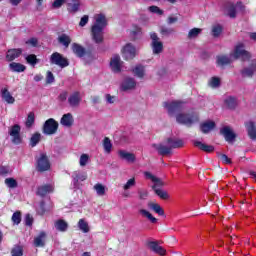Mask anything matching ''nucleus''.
Masks as SVG:
<instances>
[{
  "label": "nucleus",
  "mask_w": 256,
  "mask_h": 256,
  "mask_svg": "<svg viewBox=\"0 0 256 256\" xmlns=\"http://www.w3.org/2000/svg\"><path fill=\"white\" fill-rule=\"evenodd\" d=\"M185 103L183 101H172V102H164L163 107L167 109L168 114L170 116L176 115V121L179 125H186V127H193L195 123H199V113L196 111H189L187 113H183L182 111L185 109Z\"/></svg>",
  "instance_id": "nucleus-1"
},
{
  "label": "nucleus",
  "mask_w": 256,
  "mask_h": 256,
  "mask_svg": "<svg viewBox=\"0 0 256 256\" xmlns=\"http://www.w3.org/2000/svg\"><path fill=\"white\" fill-rule=\"evenodd\" d=\"M166 143L169 146H165L164 144H152V147L156 149L158 155H161V157L171 155L173 149H181L184 145L183 140L173 138H167Z\"/></svg>",
  "instance_id": "nucleus-2"
},
{
  "label": "nucleus",
  "mask_w": 256,
  "mask_h": 256,
  "mask_svg": "<svg viewBox=\"0 0 256 256\" xmlns=\"http://www.w3.org/2000/svg\"><path fill=\"white\" fill-rule=\"evenodd\" d=\"M107 25V18L103 14L96 17L95 24L91 27L92 39L95 43H103V29Z\"/></svg>",
  "instance_id": "nucleus-3"
},
{
  "label": "nucleus",
  "mask_w": 256,
  "mask_h": 256,
  "mask_svg": "<svg viewBox=\"0 0 256 256\" xmlns=\"http://www.w3.org/2000/svg\"><path fill=\"white\" fill-rule=\"evenodd\" d=\"M233 57L245 63V61H251L252 55L251 52L245 50V44L238 43L234 48Z\"/></svg>",
  "instance_id": "nucleus-4"
},
{
  "label": "nucleus",
  "mask_w": 256,
  "mask_h": 256,
  "mask_svg": "<svg viewBox=\"0 0 256 256\" xmlns=\"http://www.w3.org/2000/svg\"><path fill=\"white\" fill-rule=\"evenodd\" d=\"M161 243L163 241H157V240H148L145 243V246L147 249L152 251V253H155L156 255L165 256L167 255V250L161 246Z\"/></svg>",
  "instance_id": "nucleus-5"
},
{
  "label": "nucleus",
  "mask_w": 256,
  "mask_h": 256,
  "mask_svg": "<svg viewBox=\"0 0 256 256\" xmlns=\"http://www.w3.org/2000/svg\"><path fill=\"white\" fill-rule=\"evenodd\" d=\"M36 169L39 173H45L51 169V162L49 157L45 153H41L38 158H36Z\"/></svg>",
  "instance_id": "nucleus-6"
},
{
  "label": "nucleus",
  "mask_w": 256,
  "mask_h": 256,
  "mask_svg": "<svg viewBox=\"0 0 256 256\" xmlns=\"http://www.w3.org/2000/svg\"><path fill=\"white\" fill-rule=\"evenodd\" d=\"M72 53L76 55L79 59H83V57H91L93 55V48L89 47L86 49L81 44L73 43L72 44Z\"/></svg>",
  "instance_id": "nucleus-7"
},
{
  "label": "nucleus",
  "mask_w": 256,
  "mask_h": 256,
  "mask_svg": "<svg viewBox=\"0 0 256 256\" xmlns=\"http://www.w3.org/2000/svg\"><path fill=\"white\" fill-rule=\"evenodd\" d=\"M58 129H59V122H57L53 118H49L43 124L42 133L44 135H55Z\"/></svg>",
  "instance_id": "nucleus-8"
},
{
  "label": "nucleus",
  "mask_w": 256,
  "mask_h": 256,
  "mask_svg": "<svg viewBox=\"0 0 256 256\" xmlns=\"http://www.w3.org/2000/svg\"><path fill=\"white\" fill-rule=\"evenodd\" d=\"M51 65H57L61 69H65V67H69V59L62 56L59 52H54L50 56Z\"/></svg>",
  "instance_id": "nucleus-9"
},
{
  "label": "nucleus",
  "mask_w": 256,
  "mask_h": 256,
  "mask_svg": "<svg viewBox=\"0 0 256 256\" xmlns=\"http://www.w3.org/2000/svg\"><path fill=\"white\" fill-rule=\"evenodd\" d=\"M151 42V48L154 55H160V53H163V42L160 41L159 36L157 33L152 32L150 34Z\"/></svg>",
  "instance_id": "nucleus-10"
},
{
  "label": "nucleus",
  "mask_w": 256,
  "mask_h": 256,
  "mask_svg": "<svg viewBox=\"0 0 256 256\" xmlns=\"http://www.w3.org/2000/svg\"><path fill=\"white\" fill-rule=\"evenodd\" d=\"M8 133L12 137L14 145H21L23 139L21 138V126L19 124L11 126Z\"/></svg>",
  "instance_id": "nucleus-11"
},
{
  "label": "nucleus",
  "mask_w": 256,
  "mask_h": 256,
  "mask_svg": "<svg viewBox=\"0 0 256 256\" xmlns=\"http://www.w3.org/2000/svg\"><path fill=\"white\" fill-rule=\"evenodd\" d=\"M137 55V50L135 49V46H133L131 43L126 44L122 49V57L125 59V61H131L135 59V56Z\"/></svg>",
  "instance_id": "nucleus-12"
},
{
  "label": "nucleus",
  "mask_w": 256,
  "mask_h": 256,
  "mask_svg": "<svg viewBox=\"0 0 256 256\" xmlns=\"http://www.w3.org/2000/svg\"><path fill=\"white\" fill-rule=\"evenodd\" d=\"M220 134L223 135L227 143H233V141L237 139V134H235V132H233V130H231V127L229 126H224L223 128H221Z\"/></svg>",
  "instance_id": "nucleus-13"
},
{
  "label": "nucleus",
  "mask_w": 256,
  "mask_h": 256,
  "mask_svg": "<svg viewBox=\"0 0 256 256\" xmlns=\"http://www.w3.org/2000/svg\"><path fill=\"white\" fill-rule=\"evenodd\" d=\"M81 101H83V98L81 97V92L74 91L72 92L68 97V104L70 107H79L81 105Z\"/></svg>",
  "instance_id": "nucleus-14"
},
{
  "label": "nucleus",
  "mask_w": 256,
  "mask_h": 256,
  "mask_svg": "<svg viewBox=\"0 0 256 256\" xmlns=\"http://www.w3.org/2000/svg\"><path fill=\"white\" fill-rule=\"evenodd\" d=\"M256 72V60H252L248 67L243 68L240 73L242 77L249 78L253 77Z\"/></svg>",
  "instance_id": "nucleus-15"
},
{
  "label": "nucleus",
  "mask_w": 256,
  "mask_h": 256,
  "mask_svg": "<svg viewBox=\"0 0 256 256\" xmlns=\"http://www.w3.org/2000/svg\"><path fill=\"white\" fill-rule=\"evenodd\" d=\"M66 7L68 13H78L81 9V0H66Z\"/></svg>",
  "instance_id": "nucleus-16"
},
{
  "label": "nucleus",
  "mask_w": 256,
  "mask_h": 256,
  "mask_svg": "<svg viewBox=\"0 0 256 256\" xmlns=\"http://www.w3.org/2000/svg\"><path fill=\"white\" fill-rule=\"evenodd\" d=\"M144 175L146 179H150L154 185L152 187H155V189H159L158 187H164L165 182L161 180V178H158L157 176L153 175L151 172H144Z\"/></svg>",
  "instance_id": "nucleus-17"
},
{
  "label": "nucleus",
  "mask_w": 256,
  "mask_h": 256,
  "mask_svg": "<svg viewBox=\"0 0 256 256\" xmlns=\"http://www.w3.org/2000/svg\"><path fill=\"white\" fill-rule=\"evenodd\" d=\"M23 53V49L21 48H14L9 49L6 53V61H15V59H18V57H21V54Z\"/></svg>",
  "instance_id": "nucleus-18"
},
{
  "label": "nucleus",
  "mask_w": 256,
  "mask_h": 256,
  "mask_svg": "<svg viewBox=\"0 0 256 256\" xmlns=\"http://www.w3.org/2000/svg\"><path fill=\"white\" fill-rule=\"evenodd\" d=\"M110 67L113 73H121V57L119 55H115L111 58Z\"/></svg>",
  "instance_id": "nucleus-19"
},
{
  "label": "nucleus",
  "mask_w": 256,
  "mask_h": 256,
  "mask_svg": "<svg viewBox=\"0 0 256 256\" xmlns=\"http://www.w3.org/2000/svg\"><path fill=\"white\" fill-rule=\"evenodd\" d=\"M118 155L120 159H122L123 161H127V163H133L137 159V157L133 153L127 152L125 150H119Z\"/></svg>",
  "instance_id": "nucleus-20"
},
{
  "label": "nucleus",
  "mask_w": 256,
  "mask_h": 256,
  "mask_svg": "<svg viewBox=\"0 0 256 256\" xmlns=\"http://www.w3.org/2000/svg\"><path fill=\"white\" fill-rule=\"evenodd\" d=\"M47 193H53V186L50 184H45L42 186H39L36 191V195L38 197H45Z\"/></svg>",
  "instance_id": "nucleus-21"
},
{
  "label": "nucleus",
  "mask_w": 256,
  "mask_h": 256,
  "mask_svg": "<svg viewBox=\"0 0 256 256\" xmlns=\"http://www.w3.org/2000/svg\"><path fill=\"white\" fill-rule=\"evenodd\" d=\"M194 147H198V149H200V151H204V153H213V151H215V146L205 144L201 141H195Z\"/></svg>",
  "instance_id": "nucleus-22"
},
{
  "label": "nucleus",
  "mask_w": 256,
  "mask_h": 256,
  "mask_svg": "<svg viewBox=\"0 0 256 256\" xmlns=\"http://www.w3.org/2000/svg\"><path fill=\"white\" fill-rule=\"evenodd\" d=\"M137 87V82L134 78H127L121 85V89L123 91H131V89H135Z\"/></svg>",
  "instance_id": "nucleus-23"
},
{
  "label": "nucleus",
  "mask_w": 256,
  "mask_h": 256,
  "mask_svg": "<svg viewBox=\"0 0 256 256\" xmlns=\"http://www.w3.org/2000/svg\"><path fill=\"white\" fill-rule=\"evenodd\" d=\"M74 121L73 114L67 113L62 116L60 123L63 127H73Z\"/></svg>",
  "instance_id": "nucleus-24"
},
{
  "label": "nucleus",
  "mask_w": 256,
  "mask_h": 256,
  "mask_svg": "<svg viewBox=\"0 0 256 256\" xmlns=\"http://www.w3.org/2000/svg\"><path fill=\"white\" fill-rule=\"evenodd\" d=\"M216 65L222 68L227 65H231V58H229L227 55H218L216 57Z\"/></svg>",
  "instance_id": "nucleus-25"
},
{
  "label": "nucleus",
  "mask_w": 256,
  "mask_h": 256,
  "mask_svg": "<svg viewBox=\"0 0 256 256\" xmlns=\"http://www.w3.org/2000/svg\"><path fill=\"white\" fill-rule=\"evenodd\" d=\"M47 238V233L45 231H41L35 238H34V245L36 247H45V239Z\"/></svg>",
  "instance_id": "nucleus-26"
},
{
  "label": "nucleus",
  "mask_w": 256,
  "mask_h": 256,
  "mask_svg": "<svg viewBox=\"0 0 256 256\" xmlns=\"http://www.w3.org/2000/svg\"><path fill=\"white\" fill-rule=\"evenodd\" d=\"M245 127L248 131V136L250 137V139L255 140L256 139V126H255V122L253 121H249V122H245Z\"/></svg>",
  "instance_id": "nucleus-27"
},
{
  "label": "nucleus",
  "mask_w": 256,
  "mask_h": 256,
  "mask_svg": "<svg viewBox=\"0 0 256 256\" xmlns=\"http://www.w3.org/2000/svg\"><path fill=\"white\" fill-rule=\"evenodd\" d=\"M215 127V121H206L200 124V131L204 134H207L209 131H212V129H215Z\"/></svg>",
  "instance_id": "nucleus-28"
},
{
  "label": "nucleus",
  "mask_w": 256,
  "mask_h": 256,
  "mask_svg": "<svg viewBox=\"0 0 256 256\" xmlns=\"http://www.w3.org/2000/svg\"><path fill=\"white\" fill-rule=\"evenodd\" d=\"M2 93V99L6 101L9 105H13L15 103V98L11 95V92H9V89L4 88L1 90Z\"/></svg>",
  "instance_id": "nucleus-29"
},
{
  "label": "nucleus",
  "mask_w": 256,
  "mask_h": 256,
  "mask_svg": "<svg viewBox=\"0 0 256 256\" xmlns=\"http://www.w3.org/2000/svg\"><path fill=\"white\" fill-rule=\"evenodd\" d=\"M148 207H149V209H151L152 211H154V213H157V215H160V217H164V215H165V210H163V208L161 207V205H159V204H157V203L149 202V203H148Z\"/></svg>",
  "instance_id": "nucleus-30"
},
{
  "label": "nucleus",
  "mask_w": 256,
  "mask_h": 256,
  "mask_svg": "<svg viewBox=\"0 0 256 256\" xmlns=\"http://www.w3.org/2000/svg\"><path fill=\"white\" fill-rule=\"evenodd\" d=\"M54 225L57 231H61L62 233H65L69 229V224L63 219L57 220Z\"/></svg>",
  "instance_id": "nucleus-31"
},
{
  "label": "nucleus",
  "mask_w": 256,
  "mask_h": 256,
  "mask_svg": "<svg viewBox=\"0 0 256 256\" xmlns=\"http://www.w3.org/2000/svg\"><path fill=\"white\" fill-rule=\"evenodd\" d=\"M9 67H10L11 71H13L14 73H23V71H25V69H27V67H25V65H23L21 63H17V62L10 63Z\"/></svg>",
  "instance_id": "nucleus-32"
},
{
  "label": "nucleus",
  "mask_w": 256,
  "mask_h": 256,
  "mask_svg": "<svg viewBox=\"0 0 256 256\" xmlns=\"http://www.w3.org/2000/svg\"><path fill=\"white\" fill-rule=\"evenodd\" d=\"M72 179L75 183H79V181H86L87 180V173L75 171L72 174Z\"/></svg>",
  "instance_id": "nucleus-33"
},
{
  "label": "nucleus",
  "mask_w": 256,
  "mask_h": 256,
  "mask_svg": "<svg viewBox=\"0 0 256 256\" xmlns=\"http://www.w3.org/2000/svg\"><path fill=\"white\" fill-rule=\"evenodd\" d=\"M58 42L60 43V45H63L64 47H69V45H71V37L67 34H61L58 37Z\"/></svg>",
  "instance_id": "nucleus-34"
},
{
  "label": "nucleus",
  "mask_w": 256,
  "mask_h": 256,
  "mask_svg": "<svg viewBox=\"0 0 256 256\" xmlns=\"http://www.w3.org/2000/svg\"><path fill=\"white\" fill-rule=\"evenodd\" d=\"M152 190L163 201H167V199H169V193H167V191L163 189H155V186H152Z\"/></svg>",
  "instance_id": "nucleus-35"
},
{
  "label": "nucleus",
  "mask_w": 256,
  "mask_h": 256,
  "mask_svg": "<svg viewBox=\"0 0 256 256\" xmlns=\"http://www.w3.org/2000/svg\"><path fill=\"white\" fill-rule=\"evenodd\" d=\"M140 215L142 217H146V219H149V221L153 224L157 223V218L151 214V212L147 211L146 209H140L139 210Z\"/></svg>",
  "instance_id": "nucleus-36"
},
{
  "label": "nucleus",
  "mask_w": 256,
  "mask_h": 256,
  "mask_svg": "<svg viewBox=\"0 0 256 256\" xmlns=\"http://www.w3.org/2000/svg\"><path fill=\"white\" fill-rule=\"evenodd\" d=\"M133 73L136 77H139V79H143V77H145V67H143V65H137L133 69Z\"/></svg>",
  "instance_id": "nucleus-37"
},
{
  "label": "nucleus",
  "mask_w": 256,
  "mask_h": 256,
  "mask_svg": "<svg viewBox=\"0 0 256 256\" xmlns=\"http://www.w3.org/2000/svg\"><path fill=\"white\" fill-rule=\"evenodd\" d=\"M33 125H35V113L29 112L26 122H25V126L27 127V129H31V127H33Z\"/></svg>",
  "instance_id": "nucleus-38"
},
{
  "label": "nucleus",
  "mask_w": 256,
  "mask_h": 256,
  "mask_svg": "<svg viewBox=\"0 0 256 256\" xmlns=\"http://www.w3.org/2000/svg\"><path fill=\"white\" fill-rule=\"evenodd\" d=\"M41 141V133L36 132L30 138V147H37V144Z\"/></svg>",
  "instance_id": "nucleus-39"
},
{
  "label": "nucleus",
  "mask_w": 256,
  "mask_h": 256,
  "mask_svg": "<svg viewBox=\"0 0 256 256\" xmlns=\"http://www.w3.org/2000/svg\"><path fill=\"white\" fill-rule=\"evenodd\" d=\"M103 147H104L105 153L109 155V153H111V150L113 149V143H111V139H109V137L104 138Z\"/></svg>",
  "instance_id": "nucleus-40"
},
{
  "label": "nucleus",
  "mask_w": 256,
  "mask_h": 256,
  "mask_svg": "<svg viewBox=\"0 0 256 256\" xmlns=\"http://www.w3.org/2000/svg\"><path fill=\"white\" fill-rule=\"evenodd\" d=\"M224 103L228 107V109H235V107H237V99L233 96L225 99Z\"/></svg>",
  "instance_id": "nucleus-41"
},
{
  "label": "nucleus",
  "mask_w": 256,
  "mask_h": 256,
  "mask_svg": "<svg viewBox=\"0 0 256 256\" xmlns=\"http://www.w3.org/2000/svg\"><path fill=\"white\" fill-rule=\"evenodd\" d=\"M93 188H94V191H96L97 195H99V197H103V195H105L107 191L105 186L101 183L95 184Z\"/></svg>",
  "instance_id": "nucleus-42"
},
{
  "label": "nucleus",
  "mask_w": 256,
  "mask_h": 256,
  "mask_svg": "<svg viewBox=\"0 0 256 256\" xmlns=\"http://www.w3.org/2000/svg\"><path fill=\"white\" fill-rule=\"evenodd\" d=\"M78 228L80 229V231H82V233H89V223H87V221H85V219H80L78 221Z\"/></svg>",
  "instance_id": "nucleus-43"
},
{
  "label": "nucleus",
  "mask_w": 256,
  "mask_h": 256,
  "mask_svg": "<svg viewBox=\"0 0 256 256\" xmlns=\"http://www.w3.org/2000/svg\"><path fill=\"white\" fill-rule=\"evenodd\" d=\"M26 63H28V65H31L32 67H35V65L39 63V59L37 58V55L29 54L28 56H26Z\"/></svg>",
  "instance_id": "nucleus-44"
},
{
  "label": "nucleus",
  "mask_w": 256,
  "mask_h": 256,
  "mask_svg": "<svg viewBox=\"0 0 256 256\" xmlns=\"http://www.w3.org/2000/svg\"><path fill=\"white\" fill-rule=\"evenodd\" d=\"M4 183L9 187V189H17V187H19V183L15 178H6Z\"/></svg>",
  "instance_id": "nucleus-45"
},
{
  "label": "nucleus",
  "mask_w": 256,
  "mask_h": 256,
  "mask_svg": "<svg viewBox=\"0 0 256 256\" xmlns=\"http://www.w3.org/2000/svg\"><path fill=\"white\" fill-rule=\"evenodd\" d=\"M173 33H175V29L173 28H167V27L160 28V35H162V37H169V35H173Z\"/></svg>",
  "instance_id": "nucleus-46"
},
{
  "label": "nucleus",
  "mask_w": 256,
  "mask_h": 256,
  "mask_svg": "<svg viewBox=\"0 0 256 256\" xmlns=\"http://www.w3.org/2000/svg\"><path fill=\"white\" fill-rule=\"evenodd\" d=\"M217 157L222 161V163H224V165H231V163H233V161H231V158L227 157V154H221L217 152Z\"/></svg>",
  "instance_id": "nucleus-47"
},
{
  "label": "nucleus",
  "mask_w": 256,
  "mask_h": 256,
  "mask_svg": "<svg viewBox=\"0 0 256 256\" xmlns=\"http://www.w3.org/2000/svg\"><path fill=\"white\" fill-rule=\"evenodd\" d=\"M210 87H213L214 89H217V87H221V78L219 77H212L209 82Z\"/></svg>",
  "instance_id": "nucleus-48"
},
{
  "label": "nucleus",
  "mask_w": 256,
  "mask_h": 256,
  "mask_svg": "<svg viewBox=\"0 0 256 256\" xmlns=\"http://www.w3.org/2000/svg\"><path fill=\"white\" fill-rule=\"evenodd\" d=\"M221 33H223V26L217 24V25L212 27L213 37H219V35H221Z\"/></svg>",
  "instance_id": "nucleus-49"
},
{
  "label": "nucleus",
  "mask_w": 256,
  "mask_h": 256,
  "mask_svg": "<svg viewBox=\"0 0 256 256\" xmlns=\"http://www.w3.org/2000/svg\"><path fill=\"white\" fill-rule=\"evenodd\" d=\"M12 223L14 225H19L21 223V211H16L12 215Z\"/></svg>",
  "instance_id": "nucleus-50"
},
{
  "label": "nucleus",
  "mask_w": 256,
  "mask_h": 256,
  "mask_svg": "<svg viewBox=\"0 0 256 256\" xmlns=\"http://www.w3.org/2000/svg\"><path fill=\"white\" fill-rule=\"evenodd\" d=\"M228 16H230L231 19H235V17H237V8L234 6V4H231L228 7Z\"/></svg>",
  "instance_id": "nucleus-51"
},
{
  "label": "nucleus",
  "mask_w": 256,
  "mask_h": 256,
  "mask_svg": "<svg viewBox=\"0 0 256 256\" xmlns=\"http://www.w3.org/2000/svg\"><path fill=\"white\" fill-rule=\"evenodd\" d=\"M201 28H193L188 33V39H195L201 33Z\"/></svg>",
  "instance_id": "nucleus-52"
},
{
  "label": "nucleus",
  "mask_w": 256,
  "mask_h": 256,
  "mask_svg": "<svg viewBox=\"0 0 256 256\" xmlns=\"http://www.w3.org/2000/svg\"><path fill=\"white\" fill-rule=\"evenodd\" d=\"M136 183L135 178H130L123 186L124 191H129L131 187H135Z\"/></svg>",
  "instance_id": "nucleus-53"
},
{
  "label": "nucleus",
  "mask_w": 256,
  "mask_h": 256,
  "mask_svg": "<svg viewBox=\"0 0 256 256\" xmlns=\"http://www.w3.org/2000/svg\"><path fill=\"white\" fill-rule=\"evenodd\" d=\"M11 255L12 256H23V247L21 246H15L11 250Z\"/></svg>",
  "instance_id": "nucleus-54"
},
{
  "label": "nucleus",
  "mask_w": 256,
  "mask_h": 256,
  "mask_svg": "<svg viewBox=\"0 0 256 256\" xmlns=\"http://www.w3.org/2000/svg\"><path fill=\"white\" fill-rule=\"evenodd\" d=\"M52 83H55V75H53V72L47 71L46 72V85H51Z\"/></svg>",
  "instance_id": "nucleus-55"
},
{
  "label": "nucleus",
  "mask_w": 256,
  "mask_h": 256,
  "mask_svg": "<svg viewBox=\"0 0 256 256\" xmlns=\"http://www.w3.org/2000/svg\"><path fill=\"white\" fill-rule=\"evenodd\" d=\"M89 163V154H82L80 156V167H85Z\"/></svg>",
  "instance_id": "nucleus-56"
},
{
  "label": "nucleus",
  "mask_w": 256,
  "mask_h": 256,
  "mask_svg": "<svg viewBox=\"0 0 256 256\" xmlns=\"http://www.w3.org/2000/svg\"><path fill=\"white\" fill-rule=\"evenodd\" d=\"M65 3H67V0H55L52 3V7H53V9H60V7H63V5H65Z\"/></svg>",
  "instance_id": "nucleus-57"
},
{
  "label": "nucleus",
  "mask_w": 256,
  "mask_h": 256,
  "mask_svg": "<svg viewBox=\"0 0 256 256\" xmlns=\"http://www.w3.org/2000/svg\"><path fill=\"white\" fill-rule=\"evenodd\" d=\"M148 9L151 13H156V15H163V10H161L159 6H150Z\"/></svg>",
  "instance_id": "nucleus-58"
},
{
  "label": "nucleus",
  "mask_w": 256,
  "mask_h": 256,
  "mask_svg": "<svg viewBox=\"0 0 256 256\" xmlns=\"http://www.w3.org/2000/svg\"><path fill=\"white\" fill-rule=\"evenodd\" d=\"M11 173V168L9 166H0V175L5 176Z\"/></svg>",
  "instance_id": "nucleus-59"
},
{
  "label": "nucleus",
  "mask_w": 256,
  "mask_h": 256,
  "mask_svg": "<svg viewBox=\"0 0 256 256\" xmlns=\"http://www.w3.org/2000/svg\"><path fill=\"white\" fill-rule=\"evenodd\" d=\"M68 95L69 93L67 91L61 92L58 96V101H60L61 103H65V101H67Z\"/></svg>",
  "instance_id": "nucleus-60"
},
{
  "label": "nucleus",
  "mask_w": 256,
  "mask_h": 256,
  "mask_svg": "<svg viewBox=\"0 0 256 256\" xmlns=\"http://www.w3.org/2000/svg\"><path fill=\"white\" fill-rule=\"evenodd\" d=\"M139 199L145 200L149 197V192L147 190H138Z\"/></svg>",
  "instance_id": "nucleus-61"
},
{
  "label": "nucleus",
  "mask_w": 256,
  "mask_h": 256,
  "mask_svg": "<svg viewBox=\"0 0 256 256\" xmlns=\"http://www.w3.org/2000/svg\"><path fill=\"white\" fill-rule=\"evenodd\" d=\"M87 23H89V16L84 15V16L81 18L80 22H79V26H80V27H85V25H87Z\"/></svg>",
  "instance_id": "nucleus-62"
},
{
  "label": "nucleus",
  "mask_w": 256,
  "mask_h": 256,
  "mask_svg": "<svg viewBox=\"0 0 256 256\" xmlns=\"http://www.w3.org/2000/svg\"><path fill=\"white\" fill-rule=\"evenodd\" d=\"M39 207H40V209H39V211H38V213H39V215H45V213H46V209H45V201H41L40 202V205H39Z\"/></svg>",
  "instance_id": "nucleus-63"
},
{
  "label": "nucleus",
  "mask_w": 256,
  "mask_h": 256,
  "mask_svg": "<svg viewBox=\"0 0 256 256\" xmlns=\"http://www.w3.org/2000/svg\"><path fill=\"white\" fill-rule=\"evenodd\" d=\"M115 99H117L115 96H112L111 94H106L107 103L113 104L115 103Z\"/></svg>",
  "instance_id": "nucleus-64"
}]
</instances>
